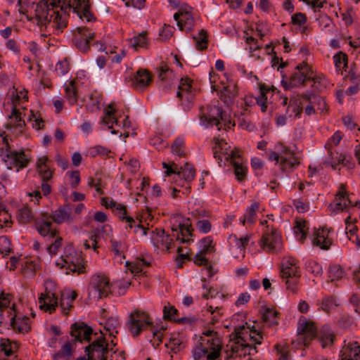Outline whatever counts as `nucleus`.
I'll use <instances>...</instances> for the list:
<instances>
[{"label":"nucleus","instance_id":"1","mask_svg":"<svg viewBox=\"0 0 360 360\" xmlns=\"http://www.w3.org/2000/svg\"><path fill=\"white\" fill-rule=\"evenodd\" d=\"M59 7L60 5L58 0H42L36 5L34 15L26 14L22 10H20V12L26 15L28 20H35L38 26H46L52 22L56 28L62 32L67 22L59 14Z\"/></svg>","mask_w":360,"mask_h":360},{"label":"nucleus","instance_id":"2","mask_svg":"<svg viewBox=\"0 0 360 360\" xmlns=\"http://www.w3.org/2000/svg\"><path fill=\"white\" fill-rule=\"evenodd\" d=\"M145 326H153L149 314L139 309H136L130 314L127 327L134 337L139 336Z\"/></svg>","mask_w":360,"mask_h":360},{"label":"nucleus","instance_id":"3","mask_svg":"<svg viewBox=\"0 0 360 360\" xmlns=\"http://www.w3.org/2000/svg\"><path fill=\"white\" fill-rule=\"evenodd\" d=\"M60 5V10L66 11V8H72L79 18L85 19L87 22L91 21L93 14L90 11L89 0H58Z\"/></svg>","mask_w":360,"mask_h":360},{"label":"nucleus","instance_id":"4","mask_svg":"<svg viewBox=\"0 0 360 360\" xmlns=\"http://www.w3.org/2000/svg\"><path fill=\"white\" fill-rule=\"evenodd\" d=\"M224 111L221 108L216 105H207L200 108V120L206 127L216 126L218 130L221 129L220 119Z\"/></svg>","mask_w":360,"mask_h":360},{"label":"nucleus","instance_id":"5","mask_svg":"<svg viewBox=\"0 0 360 360\" xmlns=\"http://www.w3.org/2000/svg\"><path fill=\"white\" fill-rule=\"evenodd\" d=\"M318 330L315 322L312 321H299L297 328V336L300 341L302 342L305 347H308L310 342L317 336Z\"/></svg>","mask_w":360,"mask_h":360},{"label":"nucleus","instance_id":"6","mask_svg":"<svg viewBox=\"0 0 360 360\" xmlns=\"http://www.w3.org/2000/svg\"><path fill=\"white\" fill-rule=\"evenodd\" d=\"M94 37V33H91L86 27H77L74 32L72 41L78 49L82 52H86L89 49V42Z\"/></svg>","mask_w":360,"mask_h":360},{"label":"nucleus","instance_id":"7","mask_svg":"<svg viewBox=\"0 0 360 360\" xmlns=\"http://www.w3.org/2000/svg\"><path fill=\"white\" fill-rule=\"evenodd\" d=\"M92 334L93 328L84 322H75L71 326L70 335L75 337L74 342H90Z\"/></svg>","mask_w":360,"mask_h":360},{"label":"nucleus","instance_id":"8","mask_svg":"<svg viewBox=\"0 0 360 360\" xmlns=\"http://www.w3.org/2000/svg\"><path fill=\"white\" fill-rule=\"evenodd\" d=\"M261 247L268 252L276 249L281 243V237L276 229L272 228L270 233H265L261 238Z\"/></svg>","mask_w":360,"mask_h":360},{"label":"nucleus","instance_id":"9","mask_svg":"<svg viewBox=\"0 0 360 360\" xmlns=\"http://www.w3.org/2000/svg\"><path fill=\"white\" fill-rule=\"evenodd\" d=\"M213 158H241L243 155L240 149H231L228 144L224 141H219L212 148Z\"/></svg>","mask_w":360,"mask_h":360},{"label":"nucleus","instance_id":"10","mask_svg":"<svg viewBox=\"0 0 360 360\" xmlns=\"http://www.w3.org/2000/svg\"><path fill=\"white\" fill-rule=\"evenodd\" d=\"M309 80H312L314 84L317 82V79L314 75V73L304 74L302 72H297L290 76L289 84L284 79L281 81V83L285 89H288L299 85H305L306 82Z\"/></svg>","mask_w":360,"mask_h":360},{"label":"nucleus","instance_id":"11","mask_svg":"<svg viewBox=\"0 0 360 360\" xmlns=\"http://www.w3.org/2000/svg\"><path fill=\"white\" fill-rule=\"evenodd\" d=\"M4 134V132H0V150H1L0 155L1 157L4 156L6 158H22L23 156H27L23 149L19 150H12L6 136H3Z\"/></svg>","mask_w":360,"mask_h":360},{"label":"nucleus","instance_id":"12","mask_svg":"<svg viewBox=\"0 0 360 360\" xmlns=\"http://www.w3.org/2000/svg\"><path fill=\"white\" fill-rule=\"evenodd\" d=\"M342 360H359L360 359V345L358 342L345 345L341 352Z\"/></svg>","mask_w":360,"mask_h":360},{"label":"nucleus","instance_id":"13","mask_svg":"<svg viewBox=\"0 0 360 360\" xmlns=\"http://www.w3.org/2000/svg\"><path fill=\"white\" fill-rule=\"evenodd\" d=\"M30 160V159H1L0 167L8 170L10 173H12V170L15 169V173H16L27 167Z\"/></svg>","mask_w":360,"mask_h":360},{"label":"nucleus","instance_id":"14","mask_svg":"<svg viewBox=\"0 0 360 360\" xmlns=\"http://www.w3.org/2000/svg\"><path fill=\"white\" fill-rule=\"evenodd\" d=\"M151 82L152 75L149 71L146 70H139L133 79L132 84L136 89L142 90L150 85Z\"/></svg>","mask_w":360,"mask_h":360},{"label":"nucleus","instance_id":"15","mask_svg":"<svg viewBox=\"0 0 360 360\" xmlns=\"http://www.w3.org/2000/svg\"><path fill=\"white\" fill-rule=\"evenodd\" d=\"M49 159H38L36 168L43 181H49L53 177L54 170L49 165Z\"/></svg>","mask_w":360,"mask_h":360},{"label":"nucleus","instance_id":"16","mask_svg":"<svg viewBox=\"0 0 360 360\" xmlns=\"http://www.w3.org/2000/svg\"><path fill=\"white\" fill-rule=\"evenodd\" d=\"M226 163L229 164V166H231L233 168L236 177L239 181H243L246 178L248 168L243 162L236 161V159H225L224 165H226Z\"/></svg>","mask_w":360,"mask_h":360},{"label":"nucleus","instance_id":"17","mask_svg":"<svg viewBox=\"0 0 360 360\" xmlns=\"http://www.w3.org/2000/svg\"><path fill=\"white\" fill-rule=\"evenodd\" d=\"M301 97L309 103H314V105L317 108V110H319L321 112L324 111L326 112L328 110L325 100L322 97L314 94L313 91H307L302 94Z\"/></svg>","mask_w":360,"mask_h":360},{"label":"nucleus","instance_id":"18","mask_svg":"<svg viewBox=\"0 0 360 360\" xmlns=\"http://www.w3.org/2000/svg\"><path fill=\"white\" fill-rule=\"evenodd\" d=\"M15 316L16 315L15 314L11 320V326L13 329L18 333H28L31 330V326L28 323L29 317L24 316L22 318H19L16 320Z\"/></svg>","mask_w":360,"mask_h":360},{"label":"nucleus","instance_id":"19","mask_svg":"<svg viewBox=\"0 0 360 360\" xmlns=\"http://www.w3.org/2000/svg\"><path fill=\"white\" fill-rule=\"evenodd\" d=\"M100 333L102 334V335L98 338L96 340H94L84 348V352L86 354L87 356H89V359H91V357H94V352H99L100 349L103 346V344H105L106 342L104 334L101 330H100Z\"/></svg>","mask_w":360,"mask_h":360},{"label":"nucleus","instance_id":"20","mask_svg":"<svg viewBox=\"0 0 360 360\" xmlns=\"http://www.w3.org/2000/svg\"><path fill=\"white\" fill-rule=\"evenodd\" d=\"M111 285L108 277L98 276L96 278V288L99 293V297H107L110 293Z\"/></svg>","mask_w":360,"mask_h":360},{"label":"nucleus","instance_id":"21","mask_svg":"<svg viewBox=\"0 0 360 360\" xmlns=\"http://www.w3.org/2000/svg\"><path fill=\"white\" fill-rule=\"evenodd\" d=\"M9 120L11 121L6 124V127L8 129H17L18 128L22 129L25 126V121L22 120L20 112L15 107H13L12 113L9 116Z\"/></svg>","mask_w":360,"mask_h":360},{"label":"nucleus","instance_id":"22","mask_svg":"<svg viewBox=\"0 0 360 360\" xmlns=\"http://www.w3.org/2000/svg\"><path fill=\"white\" fill-rule=\"evenodd\" d=\"M193 26L194 18L191 13L188 11H184V13L181 14V17L179 21V29L182 31L188 32L193 30Z\"/></svg>","mask_w":360,"mask_h":360},{"label":"nucleus","instance_id":"23","mask_svg":"<svg viewBox=\"0 0 360 360\" xmlns=\"http://www.w3.org/2000/svg\"><path fill=\"white\" fill-rule=\"evenodd\" d=\"M68 208V210L64 207H60L56 210L52 214H51L50 218L53 219V221L56 224H62L65 220L71 219L70 215L69 214V210L70 208L69 205H66Z\"/></svg>","mask_w":360,"mask_h":360},{"label":"nucleus","instance_id":"24","mask_svg":"<svg viewBox=\"0 0 360 360\" xmlns=\"http://www.w3.org/2000/svg\"><path fill=\"white\" fill-rule=\"evenodd\" d=\"M193 39L195 42V48L198 51H203L207 49L208 45V34L207 32L202 29L198 36L193 35Z\"/></svg>","mask_w":360,"mask_h":360},{"label":"nucleus","instance_id":"25","mask_svg":"<svg viewBox=\"0 0 360 360\" xmlns=\"http://www.w3.org/2000/svg\"><path fill=\"white\" fill-rule=\"evenodd\" d=\"M172 153L176 156H187L184 140L182 138H176L171 145Z\"/></svg>","mask_w":360,"mask_h":360},{"label":"nucleus","instance_id":"26","mask_svg":"<svg viewBox=\"0 0 360 360\" xmlns=\"http://www.w3.org/2000/svg\"><path fill=\"white\" fill-rule=\"evenodd\" d=\"M238 95V89L236 85L232 86H224L223 91H221L220 98L224 103L229 104L231 103Z\"/></svg>","mask_w":360,"mask_h":360},{"label":"nucleus","instance_id":"27","mask_svg":"<svg viewBox=\"0 0 360 360\" xmlns=\"http://www.w3.org/2000/svg\"><path fill=\"white\" fill-rule=\"evenodd\" d=\"M211 341L212 347L210 349L212 350L210 353L207 354V360H217L221 356V345L220 344L219 339L216 337L215 338H212L211 340H208L210 342Z\"/></svg>","mask_w":360,"mask_h":360},{"label":"nucleus","instance_id":"28","mask_svg":"<svg viewBox=\"0 0 360 360\" xmlns=\"http://www.w3.org/2000/svg\"><path fill=\"white\" fill-rule=\"evenodd\" d=\"M163 319L172 321L176 323L182 324V323H188V324H193L195 323L196 319L193 317H182L180 319H175L172 318L170 314V311L168 310V308L167 306L164 307L163 309Z\"/></svg>","mask_w":360,"mask_h":360},{"label":"nucleus","instance_id":"29","mask_svg":"<svg viewBox=\"0 0 360 360\" xmlns=\"http://www.w3.org/2000/svg\"><path fill=\"white\" fill-rule=\"evenodd\" d=\"M290 112L295 114V117H297L301 115L302 112V105L300 99L297 98L290 99V103L286 112L289 117H292V115Z\"/></svg>","mask_w":360,"mask_h":360},{"label":"nucleus","instance_id":"30","mask_svg":"<svg viewBox=\"0 0 360 360\" xmlns=\"http://www.w3.org/2000/svg\"><path fill=\"white\" fill-rule=\"evenodd\" d=\"M179 169V176H182L186 181L191 182L194 179L195 176V169L191 164L186 162L184 165L181 166Z\"/></svg>","mask_w":360,"mask_h":360},{"label":"nucleus","instance_id":"31","mask_svg":"<svg viewBox=\"0 0 360 360\" xmlns=\"http://www.w3.org/2000/svg\"><path fill=\"white\" fill-rule=\"evenodd\" d=\"M46 295H44V294H41L40 297H39V302L40 303L39 308L46 311H49V314H52L53 311H56V307L58 305V297L55 293H53L54 303L46 304L45 302V300H46Z\"/></svg>","mask_w":360,"mask_h":360},{"label":"nucleus","instance_id":"32","mask_svg":"<svg viewBox=\"0 0 360 360\" xmlns=\"http://www.w3.org/2000/svg\"><path fill=\"white\" fill-rule=\"evenodd\" d=\"M33 218L34 216L32 213V210L27 206H24L23 207L18 209L17 219L19 223L22 224L30 223Z\"/></svg>","mask_w":360,"mask_h":360},{"label":"nucleus","instance_id":"33","mask_svg":"<svg viewBox=\"0 0 360 360\" xmlns=\"http://www.w3.org/2000/svg\"><path fill=\"white\" fill-rule=\"evenodd\" d=\"M332 243L333 240L328 238V235L326 236H321L319 233H316V237L312 241L313 245L319 246L321 249L324 250H329Z\"/></svg>","mask_w":360,"mask_h":360},{"label":"nucleus","instance_id":"34","mask_svg":"<svg viewBox=\"0 0 360 360\" xmlns=\"http://www.w3.org/2000/svg\"><path fill=\"white\" fill-rule=\"evenodd\" d=\"M324 165H330L333 169H336L338 166L342 165L350 169L354 167V162L351 159H331L330 161L326 160L323 162Z\"/></svg>","mask_w":360,"mask_h":360},{"label":"nucleus","instance_id":"35","mask_svg":"<svg viewBox=\"0 0 360 360\" xmlns=\"http://www.w3.org/2000/svg\"><path fill=\"white\" fill-rule=\"evenodd\" d=\"M72 356V347L71 343L68 341L62 346L61 349L53 354V360H59L60 359H69Z\"/></svg>","mask_w":360,"mask_h":360},{"label":"nucleus","instance_id":"36","mask_svg":"<svg viewBox=\"0 0 360 360\" xmlns=\"http://www.w3.org/2000/svg\"><path fill=\"white\" fill-rule=\"evenodd\" d=\"M110 153H111V151L108 148L101 146H96L90 148L85 155L91 158H95L96 156H107L108 158H111L109 156Z\"/></svg>","mask_w":360,"mask_h":360},{"label":"nucleus","instance_id":"37","mask_svg":"<svg viewBox=\"0 0 360 360\" xmlns=\"http://www.w3.org/2000/svg\"><path fill=\"white\" fill-rule=\"evenodd\" d=\"M66 97L71 105L75 104L77 101V94L75 87V81L72 80L69 84L65 88Z\"/></svg>","mask_w":360,"mask_h":360},{"label":"nucleus","instance_id":"38","mask_svg":"<svg viewBox=\"0 0 360 360\" xmlns=\"http://www.w3.org/2000/svg\"><path fill=\"white\" fill-rule=\"evenodd\" d=\"M342 134L340 131H337L334 133V134L330 138L327 143L326 144V147L328 150L329 156H332L333 155V146H336L339 144L340 141L342 139Z\"/></svg>","mask_w":360,"mask_h":360},{"label":"nucleus","instance_id":"39","mask_svg":"<svg viewBox=\"0 0 360 360\" xmlns=\"http://www.w3.org/2000/svg\"><path fill=\"white\" fill-rule=\"evenodd\" d=\"M288 264L285 267H282L281 269V276L283 278L297 277L298 276L297 275V267L294 266L295 263L293 262V261L292 262L288 261Z\"/></svg>","mask_w":360,"mask_h":360},{"label":"nucleus","instance_id":"40","mask_svg":"<svg viewBox=\"0 0 360 360\" xmlns=\"http://www.w3.org/2000/svg\"><path fill=\"white\" fill-rule=\"evenodd\" d=\"M115 110L114 108V104L110 103L108 105V108L105 111V115L103 118V122L109 125L110 124H117V120L114 116Z\"/></svg>","mask_w":360,"mask_h":360},{"label":"nucleus","instance_id":"41","mask_svg":"<svg viewBox=\"0 0 360 360\" xmlns=\"http://www.w3.org/2000/svg\"><path fill=\"white\" fill-rule=\"evenodd\" d=\"M11 246V242L6 236L0 237V253L3 257H6L13 252Z\"/></svg>","mask_w":360,"mask_h":360},{"label":"nucleus","instance_id":"42","mask_svg":"<svg viewBox=\"0 0 360 360\" xmlns=\"http://www.w3.org/2000/svg\"><path fill=\"white\" fill-rule=\"evenodd\" d=\"M147 32H142L138 36L134 37V38L130 39L131 44L135 49L138 47H144L147 43L148 40L146 38Z\"/></svg>","mask_w":360,"mask_h":360},{"label":"nucleus","instance_id":"43","mask_svg":"<svg viewBox=\"0 0 360 360\" xmlns=\"http://www.w3.org/2000/svg\"><path fill=\"white\" fill-rule=\"evenodd\" d=\"M294 161H291L290 159H281L280 162L281 169L284 172H290L293 168L300 165V162L297 159H294Z\"/></svg>","mask_w":360,"mask_h":360},{"label":"nucleus","instance_id":"44","mask_svg":"<svg viewBox=\"0 0 360 360\" xmlns=\"http://www.w3.org/2000/svg\"><path fill=\"white\" fill-rule=\"evenodd\" d=\"M191 81L188 78L181 79L180 81V84L179 85V91L176 93V96L179 98H181L183 96V93L185 92L188 94L191 89Z\"/></svg>","mask_w":360,"mask_h":360},{"label":"nucleus","instance_id":"45","mask_svg":"<svg viewBox=\"0 0 360 360\" xmlns=\"http://www.w3.org/2000/svg\"><path fill=\"white\" fill-rule=\"evenodd\" d=\"M200 242L203 244V248L200 250V254L205 255L214 250V246L212 245L213 240L211 236L203 238Z\"/></svg>","mask_w":360,"mask_h":360},{"label":"nucleus","instance_id":"46","mask_svg":"<svg viewBox=\"0 0 360 360\" xmlns=\"http://www.w3.org/2000/svg\"><path fill=\"white\" fill-rule=\"evenodd\" d=\"M245 328V325H243L238 328H235V333H236V335L233 338V340H240L243 342L240 344V347L242 348V349H244V348H246V347H249V348H253L255 350L257 349L256 347L255 346H252V345H250L248 343H245V340L240 335V334L242 333V330L243 329Z\"/></svg>","mask_w":360,"mask_h":360},{"label":"nucleus","instance_id":"47","mask_svg":"<svg viewBox=\"0 0 360 360\" xmlns=\"http://www.w3.org/2000/svg\"><path fill=\"white\" fill-rule=\"evenodd\" d=\"M237 122L239 127L249 131H252L255 128V126L251 123V122L246 120L243 115L238 117Z\"/></svg>","mask_w":360,"mask_h":360},{"label":"nucleus","instance_id":"48","mask_svg":"<svg viewBox=\"0 0 360 360\" xmlns=\"http://www.w3.org/2000/svg\"><path fill=\"white\" fill-rule=\"evenodd\" d=\"M334 63L337 68H340L342 63H344L345 67L347 65V56L342 51H339L334 57Z\"/></svg>","mask_w":360,"mask_h":360},{"label":"nucleus","instance_id":"49","mask_svg":"<svg viewBox=\"0 0 360 360\" xmlns=\"http://www.w3.org/2000/svg\"><path fill=\"white\" fill-rule=\"evenodd\" d=\"M11 341L9 339H4L1 340L0 347L2 351H4V354L6 356H10L13 354V352L11 349Z\"/></svg>","mask_w":360,"mask_h":360},{"label":"nucleus","instance_id":"50","mask_svg":"<svg viewBox=\"0 0 360 360\" xmlns=\"http://www.w3.org/2000/svg\"><path fill=\"white\" fill-rule=\"evenodd\" d=\"M209 349L202 347V344L200 343V346L195 347L193 356L195 360H200L202 357L205 356L208 353Z\"/></svg>","mask_w":360,"mask_h":360},{"label":"nucleus","instance_id":"51","mask_svg":"<svg viewBox=\"0 0 360 360\" xmlns=\"http://www.w3.org/2000/svg\"><path fill=\"white\" fill-rule=\"evenodd\" d=\"M279 314L280 313L278 311H273L272 309L265 308L262 319L264 322H267L269 321L271 318H277Z\"/></svg>","mask_w":360,"mask_h":360},{"label":"nucleus","instance_id":"52","mask_svg":"<svg viewBox=\"0 0 360 360\" xmlns=\"http://www.w3.org/2000/svg\"><path fill=\"white\" fill-rule=\"evenodd\" d=\"M72 263L74 265V268L71 269L72 272L77 271L79 274L84 272L83 270L84 269V261L81 255L76 259V262L72 261Z\"/></svg>","mask_w":360,"mask_h":360},{"label":"nucleus","instance_id":"53","mask_svg":"<svg viewBox=\"0 0 360 360\" xmlns=\"http://www.w3.org/2000/svg\"><path fill=\"white\" fill-rule=\"evenodd\" d=\"M62 240L63 239L61 237H57L55 242L48 246V252L51 255H56L59 248L62 245Z\"/></svg>","mask_w":360,"mask_h":360},{"label":"nucleus","instance_id":"54","mask_svg":"<svg viewBox=\"0 0 360 360\" xmlns=\"http://www.w3.org/2000/svg\"><path fill=\"white\" fill-rule=\"evenodd\" d=\"M174 30V27L165 24L160 32V36L163 37L165 39H167L173 35Z\"/></svg>","mask_w":360,"mask_h":360},{"label":"nucleus","instance_id":"55","mask_svg":"<svg viewBox=\"0 0 360 360\" xmlns=\"http://www.w3.org/2000/svg\"><path fill=\"white\" fill-rule=\"evenodd\" d=\"M157 70L158 72V77L161 81H164L165 79L168 72H172V70H170L165 63H162L161 65Z\"/></svg>","mask_w":360,"mask_h":360},{"label":"nucleus","instance_id":"56","mask_svg":"<svg viewBox=\"0 0 360 360\" xmlns=\"http://www.w3.org/2000/svg\"><path fill=\"white\" fill-rule=\"evenodd\" d=\"M307 21L306 15L302 13H297L292 16V22L294 25H302Z\"/></svg>","mask_w":360,"mask_h":360},{"label":"nucleus","instance_id":"57","mask_svg":"<svg viewBox=\"0 0 360 360\" xmlns=\"http://www.w3.org/2000/svg\"><path fill=\"white\" fill-rule=\"evenodd\" d=\"M197 226L200 231L202 233H208L211 230L212 224L209 220L205 219L198 221Z\"/></svg>","mask_w":360,"mask_h":360},{"label":"nucleus","instance_id":"58","mask_svg":"<svg viewBox=\"0 0 360 360\" xmlns=\"http://www.w3.org/2000/svg\"><path fill=\"white\" fill-rule=\"evenodd\" d=\"M56 71L58 75H63L68 71V65L66 61H59L56 65Z\"/></svg>","mask_w":360,"mask_h":360},{"label":"nucleus","instance_id":"59","mask_svg":"<svg viewBox=\"0 0 360 360\" xmlns=\"http://www.w3.org/2000/svg\"><path fill=\"white\" fill-rule=\"evenodd\" d=\"M352 319L348 314H343L339 320V325L340 327L347 328L352 323Z\"/></svg>","mask_w":360,"mask_h":360},{"label":"nucleus","instance_id":"60","mask_svg":"<svg viewBox=\"0 0 360 360\" xmlns=\"http://www.w3.org/2000/svg\"><path fill=\"white\" fill-rule=\"evenodd\" d=\"M124 164L130 168L132 173H136L140 167V163L138 159H129L128 161L125 162Z\"/></svg>","mask_w":360,"mask_h":360},{"label":"nucleus","instance_id":"61","mask_svg":"<svg viewBox=\"0 0 360 360\" xmlns=\"http://www.w3.org/2000/svg\"><path fill=\"white\" fill-rule=\"evenodd\" d=\"M60 306L62 308L63 314L66 316L69 314L70 309L73 307L70 301L65 302L63 296L60 298Z\"/></svg>","mask_w":360,"mask_h":360},{"label":"nucleus","instance_id":"62","mask_svg":"<svg viewBox=\"0 0 360 360\" xmlns=\"http://www.w3.org/2000/svg\"><path fill=\"white\" fill-rule=\"evenodd\" d=\"M295 69L297 70V72H302L304 74L314 73L311 66H309L306 62H302V63L299 64L297 65Z\"/></svg>","mask_w":360,"mask_h":360},{"label":"nucleus","instance_id":"63","mask_svg":"<svg viewBox=\"0 0 360 360\" xmlns=\"http://www.w3.org/2000/svg\"><path fill=\"white\" fill-rule=\"evenodd\" d=\"M34 226L38 231L39 233L42 236H46L49 232H51V229L47 228L39 224L38 220H35Z\"/></svg>","mask_w":360,"mask_h":360},{"label":"nucleus","instance_id":"64","mask_svg":"<svg viewBox=\"0 0 360 360\" xmlns=\"http://www.w3.org/2000/svg\"><path fill=\"white\" fill-rule=\"evenodd\" d=\"M221 124H224V129L226 130L227 129H231V127H233L236 125L235 121L233 122L231 120L227 117L226 114L224 112L223 116H221L220 119Z\"/></svg>","mask_w":360,"mask_h":360}]
</instances>
